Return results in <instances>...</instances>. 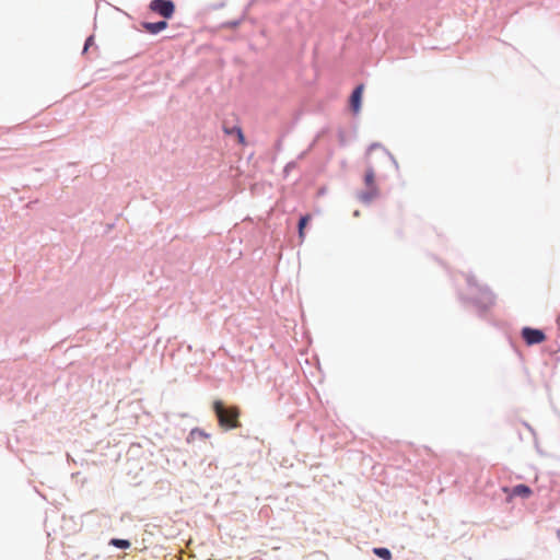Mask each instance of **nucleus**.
I'll return each mask as SVG.
<instances>
[{
  "instance_id": "obj_11",
  "label": "nucleus",
  "mask_w": 560,
  "mask_h": 560,
  "mask_svg": "<svg viewBox=\"0 0 560 560\" xmlns=\"http://www.w3.org/2000/svg\"><path fill=\"white\" fill-rule=\"evenodd\" d=\"M364 184L366 187H376L375 185V172L373 167H368L364 174Z\"/></svg>"
},
{
  "instance_id": "obj_6",
  "label": "nucleus",
  "mask_w": 560,
  "mask_h": 560,
  "mask_svg": "<svg viewBox=\"0 0 560 560\" xmlns=\"http://www.w3.org/2000/svg\"><path fill=\"white\" fill-rule=\"evenodd\" d=\"M141 27L147 33L152 34V35H156V34H159L160 32H162L163 30H165L167 27V22H166V20L158 21V22H147V21H144V22L141 23Z\"/></svg>"
},
{
  "instance_id": "obj_4",
  "label": "nucleus",
  "mask_w": 560,
  "mask_h": 560,
  "mask_svg": "<svg viewBox=\"0 0 560 560\" xmlns=\"http://www.w3.org/2000/svg\"><path fill=\"white\" fill-rule=\"evenodd\" d=\"M521 337L527 346L539 345L546 340V335L541 329L533 327H523Z\"/></svg>"
},
{
  "instance_id": "obj_9",
  "label": "nucleus",
  "mask_w": 560,
  "mask_h": 560,
  "mask_svg": "<svg viewBox=\"0 0 560 560\" xmlns=\"http://www.w3.org/2000/svg\"><path fill=\"white\" fill-rule=\"evenodd\" d=\"M108 545L122 550H127L131 547L130 540L122 538H110Z\"/></svg>"
},
{
  "instance_id": "obj_3",
  "label": "nucleus",
  "mask_w": 560,
  "mask_h": 560,
  "mask_svg": "<svg viewBox=\"0 0 560 560\" xmlns=\"http://www.w3.org/2000/svg\"><path fill=\"white\" fill-rule=\"evenodd\" d=\"M149 7L164 20L171 19L175 12V4L172 0H152Z\"/></svg>"
},
{
  "instance_id": "obj_17",
  "label": "nucleus",
  "mask_w": 560,
  "mask_h": 560,
  "mask_svg": "<svg viewBox=\"0 0 560 560\" xmlns=\"http://www.w3.org/2000/svg\"><path fill=\"white\" fill-rule=\"evenodd\" d=\"M376 148H381V145H380V144H377V143H374V144H372V145L369 148V151H372V150H374V149H376Z\"/></svg>"
},
{
  "instance_id": "obj_14",
  "label": "nucleus",
  "mask_w": 560,
  "mask_h": 560,
  "mask_svg": "<svg viewBox=\"0 0 560 560\" xmlns=\"http://www.w3.org/2000/svg\"><path fill=\"white\" fill-rule=\"evenodd\" d=\"M304 560H327V557L324 552L316 551L306 556Z\"/></svg>"
},
{
  "instance_id": "obj_18",
  "label": "nucleus",
  "mask_w": 560,
  "mask_h": 560,
  "mask_svg": "<svg viewBox=\"0 0 560 560\" xmlns=\"http://www.w3.org/2000/svg\"><path fill=\"white\" fill-rule=\"evenodd\" d=\"M387 154H388L389 159L393 161V163L395 164V166L397 167L398 165H397V162H396V160L394 159V156H392L389 153H387Z\"/></svg>"
},
{
  "instance_id": "obj_1",
  "label": "nucleus",
  "mask_w": 560,
  "mask_h": 560,
  "mask_svg": "<svg viewBox=\"0 0 560 560\" xmlns=\"http://www.w3.org/2000/svg\"><path fill=\"white\" fill-rule=\"evenodd\" d=\"M465 278L469 289V299L479 311L485 312L494 302L492 292L487 287L479 285L472 276L466 275Z\"/></svg>"
},
{
  "instance_id": "obj_13",
  "label": "nucleus",
  "mask_w": 560,
  "mask_h": 560,
  "mask_svg": "<svg viewBox=\"0 0 560 560\" xmlns=\"http://www.w3.org/2000/svg\"><path fill=\"white\" fill-rule=\"evenodd\" d=\"M208 436L209 435L203 430L195 428L189 432L187 436V442L190 443L196 439H207Z\"/></svg>"
},
{
  "instance_id": "obj_15",
  "label": "nucleus",
  "mask_w": 560,
  "mask_h": 560,
  "mask_svg": "<svg viewBox=\"0 0 560 560\" xmlns=\"http://www.w3.org/2000/svg\"><path fill=\"white\" fill-rule=\"evenodd\" d=\"M94 44V36L91 35L85 39L84 47H83V54L88 51V49Z\"/></svg>"
},
{
  "instance_id": "obj_2",
  "label": "nucleus",
  "mask_w": 560,
  "mask_h": 560,
  "mask_svg": "<svg viewBox=\"0 0 560 560\" xmlns=\"http://www.w3.org/2000/svg\"><path fill=\"white\" fill-rule=\"evenodd\" d=\"M213 411L220 427L234 429L238 425V410L235 407H229L223 401L215 400L213 402Z\"/></svg>"
},
{
  "instance_id": "obj_10",
  "label": "nucleus",
  "mask_w": 560,
  "mask_h": 560,
  "mask_svg": "<svg viewBox=\"0 0 560 560\" xmlns=\"http://www.w3.org/2000/svg\"><path fill=\"white\" fill-rule=\"evenodd\" d=\"M311 221V215L310 214H305V215H302L299 220V223H298V230H299V237L301 240L304 238L305 236V228L307 226V224L310 223Z\"/></svg>"
},
{
  "instance_id": "obj_16",
  "label": "nucleus",
  "mask_w": 560,
  "mask_h": 560,
  "mask_svg": "<svg viewBox=\"0 0 560 560\" xmlns=\"http://www.w3.org/2000/svg\"><path fill=\"white\" fill-rule=\"evenodd\" d=\"M229 24L231 25V27L235 28L240 24V22L233 21V22H230Z\"/></svg>"
},
{
  "instance_id": "obj_8",
  "label": "nucleus",
  "mask_w": 560,
  "mask_h": 560,
  "mask_svg": "<svg viewBox=\"0 0 560 560\" xmlns=\"http://www.w3.org/2000/svg\"><path fill=\"white\" fill-rule=\"evenodd\" d=\"M533 493L532 489L525 483H518L513 487L512 494L523 499L528 498Z\"/></svg>"
},
{
  "instance_id": "obj_7",
  "label": "nucleus",
  "mask_w": 560,
  "mask_h": 560,
  "mask_svg": "<svg viewBox=\"0 0 560 560\" xmlns=\"http://www.w3.org/2000/svg\"><path fill=\"white\" fill-rule=\"evenodd\" d=\"M378 196V188L377 187H368L366 190L361 191L359 195V199L365 203L369 205L372 202L373 199H375Z\"/></svg>"
},
{
  "instance_id": "obj_19",
  "label": "nucleus",
  "mask_w": 560,
  "mask_h": 560,
  "mask_svg": "<svg viewBox=\"0 0 560 560\" xmlns=\"http://www.w3.org/2000/svg\"><path fill=\"white\" fill-rule=\"evenodd\" d=\"M238 137H240V140L243 141L244 140V136L242 133V131L238 129Z\"/></svg>"
},
{
  "instance_id": "obj_20",
  "label": "nucleus",
  "mask_w": 560,
  "mask_h": 560,
  "mask_svg": "<svg viewBox=\"0 0 560 560\" xmlns=\"http://www.w3.org/2000/svg\"><path fill=\"white\" fill-rule=\"evenodd\" d=\"M353 215H354V217H359V215H360L359 210H355V211L353 212Z\"/></svg>"
},
{
  "instance_id": "obj_5",
  "label": "nucleus",
  "mask_w": 560,
  "mask_h": 560,
  "mask_svg": "<svg viewBox=\"0 0 560 560\" xmlns=\"http://www.w3.org/2000/svg\"><path fill=\"white\" fill-rule=\"evenodd\" d=\"M363 90H364V85L359 84L353 89V91L351 92V94L349 96L348 105H349V109L353 114H358L361 110Z\"/></svg>"
},
{
  "instance_id": "obj_12",
  "label": "nucleus",
  "mask_w": 560,
  "mask_h": 560,
  "mask_svg": "<svg viewBox=\"0 0 560 560\" xmlns=\"http://www.w3.org/2000/svg\"><path fill=\"white\" fill-rule=\"evenodd\" d=\"M373 553L382 560H390L392 559L390 550L385 547H375L373 549Z\"/></svg>"
}]
</instances>
